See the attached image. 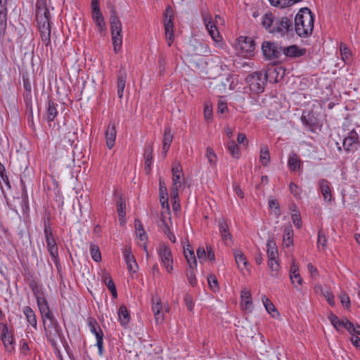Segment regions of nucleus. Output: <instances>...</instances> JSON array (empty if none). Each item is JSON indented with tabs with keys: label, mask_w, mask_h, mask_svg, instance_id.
<instances>
[{
	"label": "nucleus",
	"mask_w": 360,
	"mask_h": 360,
	"mask_svg": "<svg viewBox=\"0 0 360 360\" xmlns=\"http://www.w3.org/2000/svg\"><path fill=\"white\" fill-rule=\"evenodd\" d=\"M262 25L267 32L274 35L290 39L294 36L292 20L288 17H274L271 13L262 16Z\"/></svg>",
	"instance_id": "f257e3e1"
},
{
	"label": "nucleus",
	"mask_w": 360,
	"mask_h": 360,
	"mask_svg": "<svg viewBox=\"0 0 360 360\" xmlns=\"http://www.w3.org/2000/svg\"><path fill=\"white\" fill-rule=\"evenodd\" d=\"M51 18L46 0H37L35 18L41 41L46 47L51 45Z\"/></svg>",
	"instance_id": "f03ea898"
},
{
	"label": "nucleus",
	"mask_w": 360,
	"mask_h": 360,
	"mask_svg": "<svg viewBox=\"0 0 360 360\" xmlns=\"http://www.w3.org/2000/svg\"><path fill=\"white\" fill-rule=\"evenodd\" d=\"M314 23V15L307 7L302 8L295 18L294 32L303 38L312 34Z\"/></svg>",
	"instance_id": "7ed1b4c3"
},
{
	"label": "nucleus",
	"mask_w": 360,
	"mask_h": 360,
	"mask_svg": "<svg viewBox=\"0 0 360 360\" xmlns=\"http://www.w3.org/2000/svg\"><path fill=\"white\" fill-rule=\"evenodd\" d=\"M110 31L113 49L115 53L120 51L122 44V23L117 15L116 10L114 6L110 8Z\"/></svg>",
	"instance_id": "20e7f679"
},
{
	"label": "nucleus",
	"mask_w": 360,
	"mask_h": 360,
	"mask_svg": "<svg viewBox=\"0 0 360 360\" xmlns=\"http://www.w3.org/2000/svg\"><path fill=\"white\" fill-rule=\"evenodd\" d=\"M43 320V326L47 340L52 347H57V339L62 336L60 326L53 315L46 317Z\"/></svg>",
	"instance_id": "39448f33"
},
{
	"label": "nucleus",
	"mask_w": 360,
	"mask_h": 360,
	"mask_svg": "<svg viewBox=\"0 0 360 360\" xmlns=\"http://www.w3.org/2000/svg\"><path fill=\"white\" fill-rule=\"evenodd\" d=\"M261 49L263 56L266 60H276L282 56V46L276 42L264 41Z\"/></svg>",
	"instance_id": "423d86ee"
},
{
	"label": "nucleus",
	"mask_w": 360,
	"mask_h": 360,
	"mask_svg": "<svg viewBox=\"0 0 360 360\" xmlns=\"http://www.w3.org/2000/svg\"><path fill=\"white\" fill-rule=\"evenodd\" d=\"M266 80V75L262 72H254L246 79L250 85V91L255 94H260L264 91Z\"/></svg>",
	"instance_id": "0eeeda50"
},
{
	"label": "nucleus",
	"mask_w": 360,
	"mask_h": 360,
	"mask_svg": "<svg viewBox=\"0 0 360 360\" xmlns=\"http://www.w3.org/2000/svg\"><path fill=\"white\" fill-rule=\"evenodd\" d=\"M164 26L165 37L169 46H171L174 41V15L173 10L170 6L167 7L164 12Z\"/></svg>",
	"instance_id": "6e6552de"
},
{
	"label": "nucleus",
	"mask_w": 360,
	"mask_h": 360,
	"mask_svg": "<svg viewBox=\"0 0 360 360\" xmlns=\"http://www.w3.org/2000/svg\"><path fill=\"white\" fill-rule=\"evenodd\" d=\"M51 133L58 139H60L61 141L64 140V141L67 142L70 146H73L75 139H77L76 132L68 130L65 124H64L63 127H60L59 125L56 127L54 125Z\"/></svg>",
	"instance_id": "1a4fd4ad"
},
{
	"label": "nucleus",
	"mask_w": 360,
	"mask_h": 360,
	"mask_svg": "<svg viewBox=\"0 0 360 360\" xmlns=\"http://www.w3.org/2000/svg\"><path fill=\"white\" fill-rule=\"evenodd\" d=\"M158 255L167 272L171 273L173 270V258L170 248L165 245H160L158 249Z\"/></svg>",
	"instance_id": "9d476101"
},
{
	"label": "nucleus",
	"mask_w": 360,
	"mask_h": 360,
	"mask_svg": "<svg viewBox=\"0 0 360 360\" xmlns=\"http://www.w3.org/2000/svg\"><path fill=\"white\" fill-rule=\"evenodd\" d=\"M22 80L25 92L23 94V99L26 105L27 110H30L32 113V84L27 72L23 73L22 75Z\"/></svg>",
	"instance_id": "9b49d317"
},
{
	"label": "nucleus",
	"mask_w": 360,
	"mask_h": 360,
	"mask_svg": "<svg viewBox=\"0 0 360 360\" xmlns=\"http://www.w3.org/2000/svg\"><path fill=\"white\" fill-rule=\"evenodd\" d=\"M238 45L242 52L246 56H250L255 49V43L252 38L249 37H240L238 39Z\"/></svg>",
	"instance_id": "f8f14e48"
},
{
	"label": "nucleus",
	"mask_w": 360,
	"mask_h": 360,
	"mask_svg": "<svg viewBox=\"0 0 360 360\" xmlns=\"http://www.w3.org/2000/svg\"><path fill=\"white\" fill-rule=\"evenodd\" d=\"M203 20L205 25L206 26L207 30L209 32L210 35L214 41H219L221 40V37L219 32V30L212 20V18L210 15H203Z\"/></svg>",
	"instance_id": "ddd939ff"
},
{
	"label": "nucleus",
	"mask_w": 360,
	"mask_h": 360,
	"mask_svg": "<svg viewBox=\"0 0 360 360\" xmlns=\"http://www.w3.org/2000/svg\"><path fill=\"white\" fill-rule=\"evenodd\" d=\"M306 51L305 49L300 48L297 45L282 46V55H284L287 58H299L305 55Z\"/></svg>",
	"instance_id": "4468645a"
},
{
	"label": "nucleus",
	"mask_w": 360,
	"mask_h": 360,
	"mask_svg": "<svg viewBox=\"0 0 360 360\" xmlns=\"http://www.w3.org/2000/svg\"><path fill=\"white\" fill-rule=\"evenodd\" d=\"M36 297L37 304L41 313L42 319L53 315L50 310L48 301L46 298L45 293H42V295H38Z\"/></svg>",
	"instance_id": "2eb2a0df"
},
{
	"label": "nucleus",
	"mask_w": 360,
	"mask_h": 360,
	"mask_svg": "<svg viewBox=\"0 0 360 360\" xmlns=\"http://www.w3.org/2000/svg\"><path fill=\"white\" fill-rule=\"evenodd\" d=\"M124 260L127 265V269L132 273H136L138 269V264L136 262L134 256L133 255L130 246H125L123 251Z\"/></svg>",
	"instance_id": "dca6fc26"
},
{
	"label": "nucleus",
	"mask_w": 360,
	"mask_h": 360,
	"mask_svg": "<svg viewBox=\"0 0 360 360\" xmlns=\"http://www.w3.org/2000/svg\"><path fill=\"white\" fill-rule=\"evenodd\" d=\"M115 196L117 198L116 204H117V210L118 213L119 220L122 222H124V217L126 216V203L125 199L123 197L122 193L116 191L115 192Z\"/></svg>",
	"instance_id": "f3484780"
},
{
	"label": "nucleus",
	"mask_w": 360,
	"mask_h": 360,
	"mask_svg": "<svg viewBox=\"0 0 360 360\" xmlns=\"http://www.w3.org/2000/svg\"><path fill=\"white\" fill-rule=\"evenodd\" d=\"M7 0H0V37L4 35L7 21Z\"/></svg>",
	"instance_id": "a211bd4d"
},
{
	"label": "nucleus",
	"mask_w": 360,
	"mask_h": 360,
	"mask_svg": "<svg viewBox=\"0 0 360 360\" xmlns=\"http://www.w3.org/2000/svg\"><path fill=\"white\" fill-rule=\"evenodd\" d=\"M127 72L124 68L121 66L117 72V95L119 98L123 96L124 89L125 88Z\"/></svg>",
	"instance_id": "6ab92c4d"
},
{
	"label": "nucleus",
	"mask_w": 360,
	"mask_h": 360,
	"mask_svg": "<svg viewBox=\"0 0 360 360\" xmlns=\"http://www.w3.org/2000/svg\"><path fill=\"white\" fill-rule=\"evenodd\" d=\"M359 143V134L355 130H352L343 139V147L347 152H349L354 145Z\"/></svg>",
	"instance_id": "aec40b11"
},
{
	"label": "nucleus",
	"mask_w": 360,
	"mask_h": 360,
	"mask_svg": "<svg viewBox=\"0 0 360 360\" xmlns=\"http://www.w3.org/2000/svg\"><path fill=\"white\" fill-rule=\"evenodd\" d=\"M301 120L304 125L310 127L311 130L316 128L319 124V119L313 111H309L306 115L304 112L301 117Z\"/></svg>",
	"instance_id": "412c9836"
},
{
	"label": "nucleus",
	"mask_w": 360,
	"mask_h": 360,
	"mask_svg": "<svg viewBox=\"0 0 360 360\" xmlns=\"http://www.w3.org/2000/svg\"><path fill=\"white\" fill-rule=\"evenodd\" d=\"M47 250L55 264L58 262V248L55 238L45 239Z\"/></svg>",
	"instance_id": "4be33fe9"
},
{
	"label": "nucleus",
	"mask_w": 360,
	"mask_h": 360,
	"mask_svg": "<svg viewBox=\"0 0 360 360\" xmlns=\"http://www.w3.org/2000/svg\"><path fill=\"white\" fill-rule=\"evenodd\" d=\"M219 228L222 240L226 244H228L229 241L232 243V236L229 231L228 224L224 219H220L219 220Z\"/></svg>",
	"instance_id": "5701e85b"
},
{
	"label": "nucleus",
	"mask_w": 360,
	"mask_h": 360,
	"mask_svg": "<svg viewBox=\"0 0 360 360\" xmlns=\"http://www.w3.org/2000/svg\"><path fill=\"white\" fill-rule=\"evenodd\" d=\"M319 186L324 200L327 202H330L332 200V193L330 182L327 179H321L319 181Z\"/></svg>",
	"instance_id": "b1692460"
},
{
	"label": "nucleus",
	"mask_w": 360,
	"mask_h": 360,
	"mask_svg": "<svg viewBox=\"0 0 360 360\" xmlns=\"http://www.w3.org/2000/svg\"><path fill=\"white\" fill-rule=\"evenodd\" d=\"M152 310L153 311L156 322L158 323H162L164 320V314L162 311V304L160 298H153Z\"/></svg>",
	"instance_id": "393cba45"
},
{
	"label": "nucleus",
	"mask_w": 360,
	"mask_h": 360,
	"mask_svg": "<svg viewBox=\"0 0 360 360\" xmlns=\"http://www.w3.org/2000/svg\"><path fill=\"white\" fill-rule=\"evenodd\" d=\"M116 134L115 125L114 124H109L105 133L106 145L109 149L112 148L115 145Z\"/></svg>",
	"instance_id": "a878e982"
},
{
	"label": "nucleus",
	"mask_w": 360,
	"mask_h": 360,
	"mask_svg": "<svg viewBox=\"0 0 360 360\" xmlns=\"http://www.w3.org/2000/svg\"><path fill=\"white\" fill-rule=\"evenodd\" d=\"M0 330H1V339L6 348H8L9 345L13 344V335L9 332L6 324L0 323Z\"/></svg>",
	"instance_id": "bb28decb"
},
{
	"label": "nucleus",
	"mask_w": 360,
	"mask_h": 360,
	"mask_svg": "<svg viewBox=\"0 0 360 360\" xmlns=\"http://www.w3.org/2000/svg\"><path fill=\"white\" fill-rule=\"evenodd\" d=\"M328 319L330 320L331 324L333 326V327L337 329L340 330V328H345L347 330V323L349 322V321L347 319H345L342 320H340L338 316L334 314L333 312H330L328 315Z\"/></svg>",
	"instance_id": "cd10ccee"
},
{
	"label": "nucleus",
	"mask_w": 360,
	"mask_h": 360,
	"mask_svg": "<svg viewBox=\"0 0 360 360\" xmlns=\"http://www.w3.org/2000/svg\"><path fill=\"white\" fill-rule=\"evenodd\" d=\"M117 314L120 325L124 328H127L130 321V314L125 305L120 307Z\"/></svg>",
	"instance_id": "c85d7f7f"
},
{
	"label": "nucleus",
	"mask_w": 360,
	"mask_h": 360,
	"mask_svg": "<svg viewBox=\"0 0 360 360\" xmlns=\"http://www.w3.org/2000/svg\"><path fill=\"white\" fill-rule=\"evenodd\" d=\"M153 146L148 145L144 150L145 170L147 174L151 171V165L153 163Z\"/></svg>",
	"instance_id": "c756f323"
},
{
	"label": "nucleus",
	"mask_w": 360,
	"mask_h": 360,
	"mask_svg": "<svg viewBox=\"0 0 360 360\" xmlns=\"http://www.w3.org/2000/svg\"><path fill=\"white\" fill-rule=\"evenodd\" d=\"M58 105L52 100H49L48 107L46 109V120L49 123L53 122L58 115L56 106Z\"/></svg>",
	"instance_id": "7c9ffc66"
},
{
	"label": "nucleus",
	"mask_w": 360,
	"mask_h": 360,
	"mask_svg": "<svg viewBox=\"0 0 360 360\" xmlns=\"http://www.w3.org/2000/svg\"><path fill=\"white\" fill-rule=\"evenodd\" d=\"M290 276L292 284H295V281L300 285L302 284V278L300 275L298 266L295 261H292L290 269Z\"/></svg>",
	"instance_id": "2f4dec72"
},
{
	"label": "nucleus",
	"mask_w": 360,
	"mask_h": 360,
	"mask_svg": "<svg viewBox=\"0 0 360 360\" xmlns=\"http://www.w3.org/2000/svg\"><path fill=\"white\" fill-rule=\"evenodd\" d=\"M266 248H267L266 254H267L268 259H272L274 258L278 257L277 247H276V242L274 241V238H269L267 240Z\"/></svg>",
	"instance_id": "473e14b6"
},
{
	"label": "nucleus",
	"mask_w": 360,
	"mask_h": 360,
	"mask_svg": "<svg viewBox=\"0 0 360 360\" xmlns=\"http://www.w3.org/2000/svg\"><path fill=\"white\" fill-rule=\"evenodd\" d=\"M22 311L27 322L34 328H37V321L34 311L29 306L25 307Z\"/></svg>",
	"instance_id": "72a5a7b5"
},
{
	"label": "nucleus",
	"mask_w": 360,
	"mask_h": 360,
	"mask_svg": "<svg viewBox=\"0 0 360 360\" xmlns=\"http://www.w3.org/2000/svg\"><path fill=\"white\" fill-rule=\"evenodd\" d=\"M92 19L94 22L96 23V26L98 27V30L101 32H103L105 30V23L104 21V18L101 11L96 12H92Z\"/></svg>",
	"instance_id": "f704fd0d"
},
{
	"label": "nucleus",
	"mask_w": 360,
	"mask_h": 360,
	"mask_svg": "<svg viewBox=\"0 0 360 360\" xmlns=\"http://www.w3.org/2000/svg\"><path fill=\"white\" fill-rule=\"evenodd\" d=\"M288 165L290 169L292 171H297L300 169L301 160L296 153H292L290 155Z\"/></svg>",
	"instance_id": "c9c22d12"
},
{
	"label": "nucleus",
	"mask_w": 360,
	"mask_h": 360,
	"mask_svg": "<svg viewBox=\"0 0 360 360\" xmlns=\"http://www.w3.org/2000/svg\"><path fill=\"white\" fill-rule=\"evenodd\" d=\"M235 260L238 268L248 269V262L245 255L240 250H236L234 253Z\"/></svg>",
	"instance_id": "e433bc0d"
},
{
	"label": "nucleus",
	"mask_w": 360,
	"mask_h": 360,
	"mask_svg": "<svg viewBox=\"0 0 360 360\" xmlns=\"http://www.w3.org/2000/svg\"><path fill=\"white\" fill-rule=\"evenodd\" d=\"M262 299V302H263V304H264V306L266 310L270 314H271V316L274 318L279 316V312L276 309L275 306L274 305V304L271 302V300L269 299H268L266 296H263Z\"/></svg>",
	"instance_id": "4c0bfd02"
},
{
	"label": "nucleus",
	"mask_w": 360,
	"mask_h": 360,
	"mask_svg": "<svg viewBox=\"0 0 360 360\" xmlns=\"http://www.w3.org/2000/svg\"><path fill=\"white\" fill-rule=\"evenodd\" d=\"M293 230L291 226H286L284 229L283 242L285 247H289L293 244Z\"/></svg>",
	"instance_id": "58836bf2"
},
{
	"label": "nucleus",
	"mask_w": 360,
	"mask_h": 360,
	"mask_svg": "<svg viewBox=\"0 0 360 360\" xmlns=\"http://www.w3.org/2000/svg\"><path fill=\"white\" fill-rule=\"evenodd\" d=\"M87 323L90 331L95 335L96 338L97 337L98 334H101V335H103V333L99 324L98 323L97 321L95 319L92 317H89L87 319Z\"/></svg>",
	"instance_id": "ea45409f"
},
{
	"label": "nucleus",
	"mask_w": 360,
	"mask_h": 360,
	"mask_svg": "<svg viewBox=\"0 0 360 360\" xmlns=\"http://www.w3.org/2000/svg\"><path fill=\"white\" fill-rule=\"evenodd\" d=\"M270 153L267 146H263L260 148L259 161L263 166L266 167L270 162Z\"/></svg>",
	"instance_id": "a19ab883"
},
{
	"label": "nucleus",
	"mask_w": 360,
	"mask_h": 360,
	"mask_svg": "<svg viewBox=\"0 0 360 360\" xmlns=\"http://www.w3.org/2000/svg\"><path fill=\"white\" fill-rule=\"evenodd\" d=\"M241 302L245 303V309L251 311L252 308V297L250 292L245 289L241 291Z\"/></svg>",
	"instance_id": "79ce46f5"
},
{
	"label": "nucleus",
	"mask_w": 360,
	"mask_h": 360,
	"mask_svg": "<svg viewBox=\"0 0 360 360\" xmlns=\"http://www.w3.org/2000/svg\"><path fill=\"white\" fill-rule=\"evenodd\" d=\"M173 137L174 136L172 133L171 128L169 126L165 127L162 141V145L165 146V149L169 148Z\"/></svg>",
	"instance_id": "37998d69"
},
{
	"label": "nucleus",
	"mask_w": 360,
	"mask_h": 360,
	"mask_svg": "<svg viewBox=\"0 0 360 360\" xmlns=\"http://www.w3.org/2000/svg\"><path fill=\"white\" fill-rule=\"evenodd\" d=\"M227 148L231 155L233 158L238 159L240 158V153L239 151V148L234 141H229L228 143Z\"/></svg>",
	"instance_id": "c03bdc74"
},
{
	"label": "nucleus",
	"mask_w": 360,
	"mask_h": 360,
	"mask_svg": "<svg viewBox=\"0 0 360 360\" xmlns=\"http://www.w3.org/2000/svg\"><path fill=\"white\" fill-rule=\"evenodd\" d=\"M179 191H171V200L172 203V208L174 212L179 211L181 205L179 202Z\"/></svg>",
	"instance_id": "a18cd8bd"
},
{
	"label": "nucleus",
	"mask_w": 360,
	"mask_h": 360,
	"mask_svg": "<svg viewBox=\"0 0 360 360\" xmlns=\"http://www.w3.org/2000/svg\"><path fill=\"white\" fill-rule=\"evenodd\" d=\"M268 266L272 271L271 276H277L279 271V264L278 263L277 258L268 259Z\"/></svg>",
	"instance_id": "49530a36"
},
{
	"label": "nucleus",
	"mask_w": 360,
	"mask_h": 360,
	"mask_svg": "<svg viewBox=\"0 0 360 360\" xmlns=\"http://www.w3.org/2000/svg\"><path fill=\"white\" fill-rule=\"evenodd\" d=\"M90 253L94 261L96 262H99L101 261V254L99 248L97 245L91 244Z\"/></svg>",
	"instance_id": "de8ad7c7"
},
{
	"label": "nucleus",
	"mask_w": 360,
	"mask_h": 360,
	"mask_svg": "<svg viewBox=\"0 0 360 360\" xmlns=\"http://www.w3.org/2000/svg\"><path fill=\"white\" fill-rule=\"evenodd\" d=\"M340 51L342 56V59L346 62L351 56V51L346 46L345 44L341 42L340 44Z\"/></svg>",
	"instance_id": "09e8293b"
},
{
	"label": "nucleus",
	"mask_w": 360,
	"mask_h": 360,
	"mask_svg": "<svg viewBox=\"0 0 360 360\" xmlns=\"http://www.w3.org/2000/svg\"><path fill=\"white\" fill-rule=\"evenodd\" d=\"M291 217L295 227L300 229L302 227V222L300 211L297 209L293 210V214Z\"/></svg>",
	"instance_id": "8fccbe9b"
},
{
	"label": "nucleus",
	"mask_w": 360,
	"mask_h": 360,
	"mask_svg": "<svg viewBox=\"0 0 360 360\" xmlns=\"http://www.w3.org/2000/svg\"><path fill=\"white\" fill-rule=\"evenodd\" d=\"M339 297L342 305L346 309H349L351 306V302L348 294L342 291L340 294Z\"/></svg>",
	"instance_id": "3c124183"
},
{
	"label": "nucleus",
	"mask_w": 360,
	"mask_h": 360,
	"mask_svg": "<svg viewBox=\"0 0 360 360\" xmlns=\"http://www.w3.org/2000/svg\"><path fill=\"white\" fill-rule=\"evenodd\" d=\"M29 285L35 297L42 295V293L44 292L42 288L37 284L35 280L31 281Z\"/></svg>",
	"instance_id": "603ef678"
},
{
	"label": "nucleus",
	"mask_w": 360,
	"mask_h": 360,
	"mask_svg": "<svg viewBox=\"0 0 360 360\" xmlns=\"http://www.w3.org/2000/svg\"><path fill=\"white\" fill-rule=\"evenodd\" d=\"M206 156L208 158L209 162L211 165H215L217 162V155L211 147H207L206 149Z\"/></svg>",
	"instance_id": "864d4df0"
},
{
	"label": "nucleus",
	"mask_w": 360,
	"mask_h": 360,
	"mask_svg": "<svg viewBox=\"0 0 360 360\" xmlns=\"http://www.w3.org/2000/svg\"><path fill=\"white\" fill-rule=\"evenodd\" d=\"M207 282H208L210 289L213 292H216L219 290L218 281H217V279L215 277V276L210 275L207 277Z\"/></svg>",
	"instance_id": "5fc2aeb1"
},
{
	"label": "nucleus",
	"mask_w": 360,
	"mask_h": 360,
	"mask_svg": "<svg viewBox=\"0 0 360 360\" xmlns=\"http://www.w3.org/2000/svg\"><path fill=\"white\" fill-rule=\"evenodd\" d=\"M268 204H269V207L270 209L274 208V210H275L274 213L276 215H277V216L281 215L280 205L276 199H274V198L269 199Z\"/></svg>",
	"instance_id": "6e6d98bb"
},
{
	"label": "nucleus",
	"mask_w": 360,
	"mask_h": 360,
	"mask_svg": "<svg viewBox=\"0 0 360 360\" xmlns=\"http://www.w3.org/2000/svg\"><path fill=\"white\" fill-rule=\"evenodd\" d=\"M347 327V330L351 334H356V335H360V326L356 324L354 326L351 321L348 322Z\"/></svg>",
	"instance_id": "4d7b16f0"
},
{
	"label": "nucleus",
	"mask_w": 360,
	"mask_h": 360,
	"mask_svg": "<svg viewBox=\"0 0 360 360\" xmlns=\"http://www.w3.org/2000/svg\"><path fill=\"white\" fill-rule=\"evenodd\" d=\"M326 243H327L326 236L325 233L321 230H320L318 233V241H317L318 246L319 247L321 246V248L323 249H325L326 248Z\"/></svg>",
	"instance_id": "13d9d810"
},
{
	"label": "nucleus",
	"mask_w": 360,
	"mask_h": 360,
	"mask_svg": "<svg viewBox=\"0 0 360 360\" xmlns=\"http://www.w3.org/2000/svg\"><path fill=\"white\" fill-rule=\"evenodd\" d=\"M181 186V175H172V186L171 191H179Z\"/></svg>",
	"instance_id": "bf43d9fd"
},
{
	"label": "nucleus",
	"mask_w": 360,
	"mask_h": 360,
	"mask_svg": "<svg viewBox=\"0 0 360 360\" xmlns=\"http://www.w3.org/2000/svg\"><path fill=\"white\" fill-rule=\"evenodd\" d=\"M160 199L168 198V193L165 182L160 179L159 182Z\"/></svg>",
	"instance_id": "052dcab7"
},
{
	"label": "nucleus",
	"mask_w": 360,
	"mask_h": 360,
	"mask_svg": "<svg viewBox=\"0 0 360 360\" xmlns=\"http://www.w3.org/2000/svg\"><path fill=\"white\" fill-rule=\"evenodd\" d=\"M160 229L164 233H169V227L165 220V217L164 216V212H161V218H160V224L159 225Z\"/></svg>",
	"instance_id": "680f3d73"
},
{
	"label": "nucleus",
	"mask_w": 360,
	"mask_h": 360,
	"mask_svg": "<svg viewBox=\"0 0 360 360\" xmlns=\"http://www.w3.org/2000/svg\"><path fill=\"white\" fill-rule=\"evenodd\" d=\"M102 281L103 283H105L108 290L115 287V285L114 284L112 278L108 274H104L103 275Z\"/></svg>",
	"instance_id": "e2e57ef3"
},
{
	"label": "nucleus",
	"mask_w": 360,
	"mask_h": 360,
	"mask_svg": "<svg viewBox=\"0 0 360 360\" xmlns=\"http://www.w3.org/2000/svg\"><path fill=\"white\" fill-rule=\"evenodd\" d=\"M96 338V345L98 347V354L100 356H103V335L101 334H98Z\"/></svg>",
	"instance_id": "0e129e2a"
},
{
	"label": "nucleus",
	"mask_w": 360,
	"mask_h": 360,
	"mask_svg": "<svg viewBox=\"0 0 360 360\" xmlns=\"http://www.w3.org/2000/svg\"><path fill=\"white\" fill-rule=\"evenodd\" d=\"M322 295L324 296V297L326 299L328 303L331 306H335V300H334V295L332 293V292L326 290L322 291Z\"/></svg>",
	"instance_id": "69168bd1"
},
{
	"label": "nucleus",
	"mask_w": 360,
	"mask_h": 360,
	"mask_svg": "<svg viewBox=\"0 0 360 360\" xmlns=\"http://www.w3.org/2000/svg\"><path fill=\"white\" fill-rule=\"evenodd\" d=\"M186 276H187L188 283L192 286H195L196 285V277L193 272V269H188L186 271Z\"/></svg>",
	"instance_id": "338daca9"
},
{
	"label": "nucleus",
	"mask_w": 360,
	"mask_h": 360,
	"mask_svg": "<svg viewBox=\"0 0 360 360\" xmlns=\"http://www.w3.org/2000/svg\"><path fill=\"white\" fill-rule=\"evenodd\" d=\"M184 301L188 310H189L190 311H192L193 309L194 303L193 302V298L191 295L186 294L184 296Z\"/></svg>",
	"instance_id": "774afa93"
}]
</instances>
